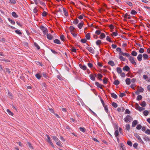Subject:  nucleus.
<instances>
[{
	"label": "nucleus",
	"mask_w": 150,
	"mask_h": 150,
	"mask_svg": "<svg viewBox=\"0 0 150 150\" xmlns=\"http://www.w3.org/2000/svg\"><path fill=\"white\" fill-rule=\"evenodd\" d=\"M108 64L112 66H113L115 65L114 62L112 61H110L108 63Z\"/></svg>",
	"instance_id": "nucleus-26"
},
{
	"label": "nucleus",
	"mask_w": 150,
	"mask_h": 150,
	"mask_svg": "<svg viewBox=\"0 0 150 150\" xmlns=\"http://www.w3.org/2000/svg\"><path fill=\"white\" fill-rule=\"evenodd\" d=\"M105 110L106 111V112H108V106L107 105H105L104 106H103Z\"/></svg>",
	"instance_id": "nucleus-54"
},
{
	"label": "nucleus",
	"mask_w": 150,
	"mask_h": 150,
	"mask_svg": "<svg viewBox=\"0 0 150 150\" xmlns=\"http://www.w3.org/2000/svg\"><path fill=\"white\" fill-rule=\"evenodd\" d=\"M143 57L144 60L147 59L149 58L148 55L146 54H143Z\"/></svg>",
	"instance_id": "nucleus-16"
},
{
	"label": "nucleus",
	"mask_w": 150,
	"mask_h": 150,
	"mask_svg": "<svg viewBox=\"0 0 150 150\" xmlns=\"http://www.w3.org/2000/svg\"><path fill=\"white\" fill-rule=\"evenodd\" d=\"M65 37L63 35H62L60 36V39L63 41H65Z\"/></svg>",
	"instance_id": "nucleus-50"
},
{
	"label": "nucleus",
	"mask_w": 150,
	"mask_h": 150,
	"mask_svg": "<svg viewBox=\"0 0 150 150\" xmlns=\"http://www.w3.org/2000/svg\"><path fill=\"white\" fill-rule=\"evenodd\" d=\"M143 57V55L142 54H139L137 57V59L139 61H141L142 60V58Z\"/></svg>",
	"instance_id": "nucleus-13"
},
{
	"label": "nucleus",
	"mask_w": 150,
	"mask_h": 150,
	"mask_svg": "<svg viewBox=\"0 0 150 150\" xmlns=\"http://www.w3.org/2000/svg\"><path fill=\"white\" fill-rule=\"evenodd\" d=\"M140 105L144 107L146 105V103L145 101H143L141 102Z\"/></svg>",
	"instance_id": "nucleus-35"
},
{
	"label": "nucleus",
	"mask_w": 150,
	"mask_h": 150,
	"mask_svg": "<svg viewBox=\"0 0 150 150\" xmlns=\"http://www.w3.org/2000/svg\"><path fill=\"white\" fill-rule=\"evenodd\" d=\"M0 59L1 61H4L6 62H10V61L8 59H6L4 58H3L2 59Z\"/></svg>",
	"instance_id": "nucleus-45"
},
{
	"label": "nucleus",
	"mask_w": 150,
	"mask_h": 150,
	"mask_svg": "<svg viewBox=\"0 0 150 150\" xmlns=\"http://www.w3.org/2000/svg\"><path fill=\"white\" fill-rule=\"evenodd\" d=\"M79 22V21L77 18H75L74 19V21H73V23L74 24H77Z\"/></svg>",
	"instance_id": "nucleus-33"
},
{
	"label": "nucleus",
	"mask_w": 150,
	"mask_h": 150,
	"mask_svg": "<svg viewBox=\"0 0 150 150\" xmlns=\"http://www.w3.org/2000/svg\"><path fill=\"white\" fill-rule=\"evenodd\" d=\"M127 144L129 146H131L132 145V144L130 141H128L127 142Z\"/></svg>",
	"instance_id": "nucleus-59"
},
{
	"label": "nucleus",
	"mask_w": 150,
	"mask_h": 150,
	"mask_svg": "<svg viewBox=\"0 0 150 150\" xmlns=\"http://www.w3.org/2000/svg\"><path fill=\"white\" fill-rule=\"evenodd\" d=\"M80 67L82 69L84 70H85L87 69V67L85 65H82L81 64H79Z\"/></svg>",
	"instance_id": "nucleus-11"
},
{
	"label": "nucleus",
	"mask_w": 150,
	"mask_h": 150,
	"mask_svg": "<svg viewBox=\"0 0 150 150\" xmlns=\"http://www.w3.org/2000/svg\"><path fill=\"white\" fill-rule=\"evenodd\" d=\"M79 129L81 131L83 132H86V129L84 127H80L79 128Z\"/></svg>",
	"instance_id": "nucleus-51"
},
{
	"label": "nucleus",
	"mask_w": 150,
	"mask_h": 150,
	"mask_svg": "<svg viewBox=\"0 0 150 150\" xmlns=\"http://www.w3.org/2000/svg\"><path fill=\"white\" fill-rule=\"evenodd\" d=\"M117 73L120 74L122 72V70L120 67H117Z\"/></svg>",
	"instance_id": "nucleus-28"
},
{
	"label": "nucleus",
	"mask_w": 150,
	"mask_h": 150,
	"mask_svg": "<svg viewBox=\"0 0 150 150\" xmlns=\"http://www.w3.org/2000/svg\"><path fill=\"white\" fill-rule=\"evenodd\" d=\"M142 96L141 95H138L137 98V100H139L142 99Z\"/></svg>",
	"instance_id": "nucleus-43"
},
{
	"label": "nucleus",
	"mask_w": 150,
	"mask_h": 150,
	"mask_svg": "<svg viewBox=\"0 0 150 150\" xmlns=\"http://www.w3.org/2000/svg\"><path fill=\"white\" fill-rule=\"evenodd\" d=\"M84 24V22L83 21H82L78 25V27L80 29H81L82 28L83 25Z\"/></svg>",
	"instance_id": "nucleus-15"
},
{
	"label": "nucleus",
	"mask_w": 150,
	"mask_h": 150,
	"mask_svg": "<svg viewBox=\"0 0 150 150\" xmlns=\"http://www.w3.org/2000/svg\"><path fill=\"white\" fill-rule=\"evenodd\" d=\"M126 129L128 131H129L130 129V125L129 124H127L126 125Z\"/></svg>",
	"instance_id": "nucleus-53"
},
{
	"label": "nucleus",
	"mask_w": 150,
	"mask_h": 150,
	"mask_svg": "<svg viewBox=\"0 0 150 150\" xmlns=\"http://www.w3.org/2000/svg\"><path fill=\"white\" fill-rule=\"evenodd\" d=\"M8 20L11 24H15V21L14 20H12L11 18H8Z\"/></svg>",
	"instance_id": "nucleus-37"
},
{
	"label": "nucleus",
	"mask_w": 150,
	"mask_h": 150,
	"mask_svg": "<svg viewBox=\"0 0 150 150\" xmlns=\"http://www.w3.org/2000/svg\"><path fill=\"white\" fill-rule=\"evenodd\" d=\"M54 42L57 44H60L61 43L60 40L58 39H56L54 40Z\"/></svg>",
	"instance_id": "nucleus-19"
},
{
	"label": "nucleus",
	"mask_w": 150,
	"mask_h": 150,
	"mask_svg": "<svg viewBox=\"0 0 150 150\" xmlns=\"http://www.w3.org/2000/svg\"><path fill=\"white\" fill-rule=\"evenodd\" d=\"M124 120L126 122H127L128 121L129 122L132 121L133 120V119L130 115H127L126 117L124 118Z\"/></svg>",
	"instance_id": "nucleus-4"
},
{
	"label": "nucleus",
	"mask_w": 150,
	"mask_h": 150,
	"mask_svg": "<svg viewBox=\"0 0 150 150\" xmlns=\"http://www.w3.org/2000/svg\"><path fill=\"white\" fill-rule=\"evenodd\" d=\"M6 111L8 113V114L11 115V116H13V113L9 109H7L6 110Z\"/></svg>",
	"instance_id": "nucleus-36"
},
{
	"label": "nucleus",
	"mask_w": 150,
	"mask_h": 150,
	"mask_svg": "<svg viewBox=\"0 0 150 150\" xmlns=\"http://www.w3.org/2000/svg\"><path fill=\"white\" fill-rule=\"evenodd\" d=\"M86 49L88 50L91 53L93 54L94 53V50L90 47H86Z\"/></svg>",
	"instance_id": "nucleus-6"
},
{
	"label": "nucleus",
	"mask_w": 150,
	"mask_h": 150,
	"mask_svg": "<svg viewBox=\"0 0 150 150\" xmlns=\"http://www.w3.org/2000/svg\"><path fill=\"white\" fill-rule=\"evenodd\" d=\"M145 109V108H143V107H140V106H139V107L138 108V109L137 110H139V111L141 112Z\"/></svg>",
	"instance_id": "nucleus-39"
},
{
	"label": "nucleus",
	"mask_w": 150,
	"mask_h": 150,
	"mask_svg": "<svg viewBox=\"0 0 150 150\" xmlns=\"http://www.w3.org/2000/svg\"><path fill=\"white\" fill-rule=\"evenodd\" d=\"M145 133L148 134H150V130L149 129H147L145 131Z\"/></svg>",
	"instance_id": "nucleus-64"
},
{
	"label": "nucleus",
	"mask_w": 150,
	"mask_h": 150,
	"mask_svg": "<svg viewBox=\"0 0 150 150\" xmlns=\"http://www.w3.org/2000/svg\"><path fill=\"white\" fill-rule=\"evenodd\" d=\"M126 83L127 85H129L131 83V80L130 78H127L125 80Z\"/></svg>",
	"instance_id": "nucleus-17"
},
{
	"label": "nucleus",
	"mask_w": 150,
	"mask_h": 150,
	"mask_svg": "<svg viewBox=\"0 0 150 150\" xmlns=\"http://www.w3.org/2000/svg\"><path fill=\"white\" fill-rule=\"evenodd\" d=\"M131 14L132 15H135L137 13V12H136L134 10H132L131 11Z\"/></svg>",
	"instance_id": "nucleus-49"
},
{
	"label": "nucleus",
	"mask_w": 150,
	"mask_h": 150,
	"mask_svg": "<svg viewBox=\"0 0 150 150\" xmlns=\"http://www.w3.org/2000/svg\"><path fill=\"white\" fill-rule=\"evenodd\" d=\"M89 110L92 113L94 116L96 117H97V115L96 114L95 112L93 111L90 108L89 109Z\"/></svg>",
	"instance_id": "nucleus-44"
},
{
	"label": "nucleus",
	"mask_w": 150,
	"mask_h": 150,
	"mask_svg": "<svg viewBox=\"0 0 150 150\" xmlns=\"http://www.w3.org/2000/svg\"><path fill=\"white\" fill-rule=\"evenodd\" d=\"M108 80V79L104 77V79L103 80V81L104 84H106L107 83V81Z\"/></svg>",
	"instance_id": "nucleus-34"
},
{
	"label": "nucleus",
	"mask_w": 150,
	"mask_h": 150,
	"mask_svg": "<svg viewBox=\"0 0 150 150\" xmlns=\"http://www.w3.org/2000/svg\"><path fill=\"white\" fill-rule=\"evenodd\" d=\"M35 76L38 79H41V75L40 74V73H37L35 75Z\"/></svg>",
	"instance_id": "nucleus-30"
},
{
	"label": "nucleus",
	"mask_w": 150,
	"mask_h": 150,
	"mask_svg": "<svg viewBox=\"0 0 150 150\" xmlns=\"http://www.w3.org/2000/svg\"><path fill=\"white\" fill-rule=\"evenodd\" d=\"M119 54L125 56L127 57H129L130 56V54L128 53H124L123 52H121V53H119Z\"/></svg>",
	"instance_id": "nucleus-8"
},
{
	"label": "nucleus",
	"mask_w": 150,
	"mask_h": 150,
	"mask_svg": "<svg viewBox=\"0 0 150 150\" xmlns=\"http://www.w3.org/2000/svg\"><path fill=\"white\" fill-rule=\"evenodd\" d=\"M69 29L70 31L71 34L73 36L76 37L77 34H76L75 32L76 31L75 28L72 26H70L69 28Z\"/></svg>",
	"instance_id": "nucleus-1"
},
{
	"label": "nucleus",
	"mask_w": 150,
	"mask_h": 150,
	"mask_svg": "<svg viewBox=\"0 0 150 150\" xmlns=\"http://www.w3.org/2000/svg\"><path fill=\"white\" fill-rule=\"evenodd\" d=\"M134 135L140 143L142 144L143 145H144L145 144L144 142L143 141L138 134L137 133H134Z\"/></svg>",
	"instance_id": "nucleus-3"
},
{
	"label": "nucleus",
	"mask_w": 150,
	"mask_h": 150,
	"mask_svg": "<svg viewBox=\"0 0 150 150\" xmlns=\"http://www.w3.org/2000/svg\"><path fill=\"white\" fill-rule=\"evenodd\" d=\"M8 97L10 99L13 100V96L12 93L10 92L9 91H8Z\"/></svg>",
	"instance_id": "nucleus-9"
},
{
	"label": "nucleus",
	"mask_w": 150,
	"mask_h": 150,
	"mask_svg": "<svg viewBox=\"0 0 150 150\" xmlns=\"http://www.w3.org/2000/svg\"><path fill=\"white\" fill-rule=\"evenodd\" d=\"M143 139L144 140V141L147 142V141H150V139L148 137L145 136H144L143 137Z\"/></svg>",
	"instance_id": "nucleus-25"
},
{
	"label": "nucleus",
	"mask_w": 150,
	"mask_h": 150,
	"mask_svg": "<svg viewBox=\"0 0 150 150\" xmlns=\"http://www.w3.org/2000/svg\"><path fill=\"white\" fill-rule=\"evenodd\" d=\"M63 8V12L64 13L65 16H68V12L67 11V10L66 9L64 8H63V7L62 6H61Z\"/></svg>",
	"instance_id": "nucleus-10"
},
{
	"label": "nucleus",
	"mask_w": 150,
	"mask_h": 150,
	"mask_svg": "<svg viewBox=\"0 0 150 150\" xmlns=\"http://www.w3.org/2000/svg\"><path fill=\"white\" fill-rule=\"evenodd\" d=\"M138 90L140 92H143L144 91V89L141 86L139 87V88Z\"/></svg>",
	"instance_id": "nucleus-62"
},
{
	"label": "nucleus",
	"mask_w": 150,
	"mask_h": 150,
	"mask_svg": "<svg viewBox=\"0 0 150 150\" xmlns=\"http://www.w3.org/2000/svg\"><path fill=\"white\" fill-rule=\"evenodd\" d=\"M70 48H71V50L72 52H76V49L74 48V47L72 45H71Z\"/></svg>",
	"instance_id": "nucleus-24"
},
{
	"label": "nucleus",
	"mask_w": 150,
	"mask_h": 150,
	"mask_svg": "<svg viewBox=\"0 0 150 150\" xmlns=\"http://www.w3.org/2000/svg\"><path fill=\"white\" fill-rule=\"evenodd\" d=\"M41 75H42L46 79L48 78L49 77L47 75V73L45 72H43L42 73H41Z\"/></svg>",
	"instance_id": "nucleus-21"
},
{
	"label": "nucleus",
	"mask_w": 150,
	"mask_h": 150,
	"mask_svg": "<svg viewBox=\"0 0 150 150\" xmlns=\"http://www.w3.org/2000/svg\"><path fill=\"white\" fill-rule=\"evenodd\" d=\"M52 138L55 141V142H57L58 140H59V139L57 137L55 136H53L52 137Z\"/></svg>",
	"instance_id": "nucleus-27"
},
{
	"label": "nucleus",
	"mask_w": 150,
	"mask_h": 150,
	"mask_svg": "<svg viewBox=\"0 0 150 150\" xmlns=\"http://www.w3.org/2000/svg\"><path fill=\"white\" fill-rule=\"evenodd\" d=\"M106 40L110 42H113L111 40L109 36H107L106 37Z\"/></svg>",
	"instance_id": "nucleus-56"
},
{
	"label": "nucleus",
	"mask_w": 150,
	"mask_h": 150,
	"mask_svg": "<svg viewBox=\"0 0 150 150\" xmlns=\"http://www.w3.org/2000/svg\"><path fill=\"white\" fill-rule=\"evenodd\" d=\"M119 146L122 149V150H125V148L124 147V145L123 143H121L120 144Z\"/></svg>",
	"instance_id": "nucleus-20"
},
{
	"label": "nucleus",
	"mask_w": 150,
	"mask_h": 150,
	"mask_svg": "<svg viewBox=\"0 0 150 150\" xmlns=\"http://www.w3.org/2000/svg\"><path fill=\"white\" fill-rule=\"evenodd\" d=\"M143 113L145 116H146L149 114V112L148 110H145L143 111Z\"/></svg>",
	"instance_id": "nucleus-48"
},
{
	"label": "nucleus",
	"mask_w": 150,
	"mask_h": 150,
	"mask_svg": "<svg viewBox=\"0 0 150 150\" xmlns=\"http://www.w3.org/2000/svg\"><path fill=\"white\" fill-rule=\"evenodd\" d=\"M142 128V126L140 124H139L136 127V128L138 130L141 129Z\"/></svg>",
	"instance_id": "nucleus-63"
},
{
	"label": "nucleus",
	"mask_w": 150,
	"mask_h": 150,
	"mask_svg": "<svg viewBox=\"0 0 150 150\" xmlns=\"http://www.w3.org/2000/svg\"><path fill=\"white\" fill-rule=\"evenodd\" d=\"M125 2L129 6H132L133 4L132 2H129V1H126Z\"/></svg>",
	"instance_id": "nucleus-58"
},
{
	"label": "nucleus",
	"mask_w": 150,
	"mask_h": 150,
	"mask_svg": "<svg viewBox=\"0 0 150 150\" xmlns=\"http://www.w3.org/2000/svg\"><path fill=\"white\" fill-rule=\"evenodd\" d=\"M130 69V68L127 65L125 66L123 68V70L125 71H129Z\"/></svg>",
	"instance_id": "nucleus-7"
},
{
	"label": "nucleus",
	"mask_w": 150,
	"mask_h": 150,
	"mask_svg": "<svg viewBox=\"0 0 150 150\" xmlns=\"http://www.w3.org/2000/svg\"><path fill=\"white\" fill-rule=\"evenodd\" d=\"M85 37L87 40L90 39L91 38L90 33H87L85 35Z\"/></svg>",
	"instance_id": "nucleus-32"
},
{
	"label": "nucleus",
	"mask_w": 150,
	"mask_h": 150,
	"mask_svg": "<svg viewBox=\"0 0 150 150\" xmlns=\"http://www.w3.org/2000/svg\"><path fill=\"white\" fill-rule=\"evenodd\" d=\"M101 41L100 40H98L96 42V44L97 45H99L100 44H102Z\"/></svg>",
	"instance_id": "nucleus-46"
},
{
	"label": "nucleus",
	"mask_w": 150,
	"mask_h": 150,
	"mask_svg": "<svg viewBox=\"0 0 150 150\" xmlns=\"http://www.w3.org/2000/svg\"><path fill=\"white\" fill-rule=\"evenodd\" d=\"M119 131L118 130H117L115 131V137L117 138V137L119 135Z\"/></svg>",
	"instance_id": "nucleus-40"
},
{
	"label": "nucleus",
	"mask_w": 150,
	"mask_h": 150,
	"mask_svg": "<svg viewBox=\"0 0 150 150\" xmlns=\"http://www.w3.org/2000/svg\"><path fill=\"white\" fill-rule=\"evenodd\" d=\"M34 46L37 48L38 50H40V47L38 45V44L35 42L34 43Z\"/></svg>",
	"instance_id": "nucleus-42"
},
{
	"label": "nucleus",
	"mask_w": 150,
	"mask_h": 150,
	"mask_svg": "<svg viewBox=\"0 0 150 150\" xmlns=\"http://www.w3.org/2000/svg\"><path fill=\"white\" fill-rule=\"evenodd\" d=\"M105 37V35L104 33H101L100 35L99 36V38L101 39H103Z\"/></svg>",
	"instance_id": "nucleus-18"
},
{
	"label": "nucleus",
	"mask_w": 150,
	"mask_h": 150,
	"mask_svg": "<svg viewBox=\"0 0 150 150\" xmlns=\"http://www.w3.org/2000/svg\"><path fill=\"white\" fill-rule=\"evenodd\" d=\"M138 124V121L136 120H134L132 122V127H134Z\"/></svg>",
	"instance_id": "nucleus-12"
},
{
	"label": "nucleus",
	"mask_w": 150,
	"mask_h": 150,
	"mask_svg": "<svg viewBox=\"0 0 150 150\" xmlns=\"http://www.w3.org/2000/svg\"><path fill=\"white\" fill-rule=\"evenodd\" d=\"M112 105L115 108H117L118 106V105L116 103L114 102L112 103Z\"/></svg>",
	"instance_id": "nucleus-52"
},
{
	"label": "nucleus",
	"mask_w": 150,
	"mask_h": 150,
	"mask_svg": "<svg viewBox=\"0 0 150 150\" xmlns=\"http://www.w3.org/2000/svg\"><path fill=\"white\" fill-rule=\"evenodd\" d=\"M119 58L121 61H125V59H126L125 58L123 57L122 55H120V56H119Z\"/></svg>",
	"instance_id": "nucleus-38"
},
{
	"label": "nucleus",
	"mask_w": 150,
	"mask_h": 150,
	"mask_svg": "<svg viewBox=\"0 0 150 150\" xmlns=\"http://www.w3.org/2000/svg\"><path fill=\"white\" fill-rule=\"evenodd\" d=\"M132 55L134 56H136L137 55V53L135 51H133L131 53Z\"/></svg>",
	"instance_id": "nucleus-47"
},
{
	"label": "nucleus",
	"mask_w": 150,
	"mask_h": 150,
	"mask_svg": "<svg viewBox=\"0 0 150 150\" xmlns=\"http://www.w3.org/2000/svg\"><path fill=\"white\" fill-rule=\"evenodd\" d=\"M12 15L13 17L15 18H18V15L16 14L15 12H13L12 13Z\"/></svg>",
	"instance_id": "nucleus-31"
},
{
	"label": "nucleus",
	"mask_w": 150,
	"mask_h": 150,
	"mask_svg": "<svg viewBox=\"0 0 150 150\" xmlns=\"http://www.w3.org/2000/svg\"><path fill=\"white\" fill-rule=\"evenodd\" d=\"M126 96V94L125 93H121L120 95L119 96L121 98H122L124 96Z\"/></svg>",
	"instance_id": "nucleus-61"
},
{
	"label": "nucleus",
	"mask_w": 150,
	"mask_h": 150,
	"mask_svg": "<svg viewBox=\"0 0 150 150\" xmlns=\"http://www.w3.org/2000/svg\"><path fill=\"white\" fill-rule=\"evenodd\" d=\"M113 83L114 84L117 86V85H118L119 84L120 81H119L117 79V80H115L114 81Z\"/></svg>",
	"instance_id": "nucleus-29"
},
{
	"label": "nucleus",
	"mask_w": 150,
	"mask_h": 150,
	"mask_svg": "<svg viewBox=\"0 0 150 150\" xmlns=\"http://www.w3.org/2000/svg\"><path fill=\"white\" fill-rule=\"evenodd\" d=\"M26 143L29 146V147L31 149H33V146L32 145L31 143L28 142H27Z\"/></svg>",
	"instance_id": "nucleus-23"
},
{
	"label": "nucleus",
	"mask_w": 150,
	"mask_h": 150,
	"mask_svg": "<svg viewBox=\"0 0 150 150\" xmlns=\"http://www.w3.org/2000/svg\"><path fill=\"white\" fill-rule=\"evenodd\" d=\"M111 97L115 99H116L117 98V96L114 93H111Z\"/></svg>",
	"instance_id": "nucleus-22"
},
{
	"label": "nucleus",
	"mask_w": 150,
	"mask_h": 150,
	"mask_svg": "<svg viewBox=\"0 0 150 150\" xmlns=\"http://www.w3.org/2000/svg\"><path fill=\"white\" fill-rule=\"evenodd\" d=\"M90 79L93 81H95V78L94 77L92 74H91L90 75Z\"/></svg>",
	"instance_id": "nucleus-41"
},
{
	"label": "nucleus",
	"mask_w": 150,
	"mask_h": 150,
	"mask_svg": "<svg viewBox=\"0 0 150 150\" xmlns=\"http://www.w3.org/2000/svg\"><path fill=\"white\" fill-rule=\"evenodd\" d=\"M43 33L44 35L46 34L47 33V34L48 33V30L46 28L43 31Z\"/></svg>",
	"instance_id": "nucleus-60"
},
{
	"label": "nucleus",
	"mask_w": 150,
	"mask_h": 150,
	"mask_svg": "<svg viewBox=\"0 0 150 150\" xmlns=\"http://www.w3.org/2000/svg\"><path fill=\"white\" fill-rule=\"evenodd\" d=\"M47 38L48 39L51 40L53 38V36L52 35L50 34L47 33Z\"/></svg>",
	"instance_id": "nucleus-14"
},
{
	"label": "nucleus",
	"mask_w": 150,
	"mask_h": 150,
	"mask_svg": "<svg viewBox=\"0 0 150 150\" xmlns=\"http://www.w3.org/2000/svg\"><path fill=\"white\" fill-rule=\"evenodd\" d=\"M15 32L17 34L20 35H22V33L19 30H16L15 31Z\"/></svg>",
	"instance_id": "nucleus-57"
},
{
	"label": "nucleus",
	"mask_w": 150,
	"mask_h": 150,
	"mask_svg": "<svg viewBox=\"0 0 150 150\" xmlns=\"http://www.w3.org/2000/svg\"><path fill=\"white\" fill-rule=\"evenodd\" d=\"M47 138L46 139V141L47 142H48L49 144L53 148H54L55 147L53 145V143L52 142L51 139L50 137V136L47 134H46Z\"/></svg>",
	"instance_id": "nucleus-2"
},
{
	"label": "nucleus",
	"mask_w": 150,
	"mask_h": 150,
	"mask_svg": "<svg viewBox=\"0 0 150 150\" xmlns=\"http://www.w3.org/2000/svg\"><path fill=\"white\" fill-rule=\"evenodd\" d=\"M48 14V13L45 11H44L42 13V16L43 17H45Z\"/></svg>",
	"instance_id": "nucleus-55"
},
{
	"label": "nucleus",
	"mask_w": 150,
	"mask_h": 150,
	"mask_svg": "<svg viewBox=\"0 0 150 150\" xmlns=\"http://www.w3.org/2000/svg\"><path fill=\"white\" fill-rule=\"evenodd\" d=\"M129 60L130 61V62L132 63L133 64L136 65V63L135 62V61L134 60V57L131 56L129 57Z\"/></svg>",
	"instance_id": "nucleus-5"
}]
</instances>
